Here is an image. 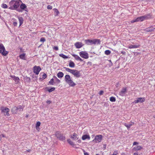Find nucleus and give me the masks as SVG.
<instances>
[{
    "label": "nucleus",
    "mask_w": 155,
    "mask_h": 155,
    "mask_svg": "<svg viewBox=\"0 0 155 155\" xmlns=\"http://www.w3.org/2000/svg\"><path fill=\"white\" fill-rule=\"evenodd\" d=\"M19 1L18 0H12L9 2V9L11 10H16L19 7Z\"/></svg>",
    "instance_id": "nucleus-1"
},
{
    "label": "nucleus",
    "mask_w": 155,
    "mask_h": 155,
    "mask_svg": "<svg viewBox=\"0 0 155 155\" xmlns=\"http://www.w3.org/2000/svg\"><path fill=\"white\" fill-rule=\"evenodd\" d=\"M151 17V16L149 14L146 15L144 16H140L134 19V20H132L131 21H130V22L131 23H133L138 21H143L145 20H146L150 18Z\"/></svg>",
    "instance_id": "nucleus-2"
},
{
    "label": "nucleus",
    "mask_w": 155,
    "mask_h": 155,
    "mask_svg": "<svg viewBox=\"0 0 155 155\" xmlns=\"http://www.w3.org/2000/svg\"><path fill=\"white\" fill-rule=\"evenodd\" d=\"M64 68L65 69L67 72H69L72 74L76 78H78L81 77L80 71L77 70L71 69L67 67H64Z\"/></svg>",
    "instance_id": "nucleus-3"
},
{
    "label": "nucleus",
    "mask_w": 155,
    "mask_h": 155,
    "mask_svg": "<svg viewBox=\"0 0 155 155\" xmlns=\"http://www.w3.org/2000/svg\"><path fill=\"white\" fill-rule=\"evenodd\" d=\"M65 81L70 86L73 87L76 85V84L72 80L70 75L67 74L65 76Z\"/></svg>",
    "instance_id": "nucleus-4"
},
{
    "label": "nucleus",
    "mask_w": 155,
    "mask_h": 155,
    "mask_svg": "<svg viewBox=\"0 0 155 155\" xmlns=\"http://www.w3.org/2000/svg\"><path fill=\"white\" fill-rule=\"evenodd\" d=\"M84 41L87 45L99 44L100 43V41L99 39H86Z\"/></svg>",
    "instance_id": "nucleus-5"
},
{
    "label": "nucleus",
    "mask_w": 155,
    "mask_h": 155,
    "mask_svg": "<svg viewBox=\"0 0 155 155\" xmlns=\"http://www.w3.org/2000/svg\"><path fill=\"white\" fill-rule=\"evenodd\" d=\"M54 135L56 137H57L58 140H61L64 141L65 140V138L64 136L61 134V132L59 131H57L55 132Z\"/></svg>",
    "instance_id": "nucleus-6"
},
{
    "label": "nucleus",
    "mask_w": 155,
    "mask_h": 155,
    "mask_svg": "<svg viewBox=\"0 0 155 155\" xmlns=\"http://www.w3.org/2000/svg\"><path fill=\"white\" fill-rule=\"evenodd\" d=\"M0 53L3 56H6L8 54V52L5 51L3 44L0 43Z\"/></svg>",
    "instance_id": "nucleus-7"
},
{
    "label": "nucleus",
    "mask_w": 155,
    "mask_h": 155,
    "mask_svg": "<svg viewBox=\"0 0 155 155\" xmlns=\"http://www.w3.org/2000/svg\"><path fill=\"white\" fill-rule=\"evenodd\" d=\"M24 107V106H21V105H19L17 107L14 106L13 107V108L11 110L13 113H16V111H13L15 110L17 111H22L23 110Z\"/></svg>",
    "instance_id": "nucleus-8"
},
{
    "label": "nucleus",
    "mask_w": 155,
    "mask_h": 155,
    "mask_svg": "<svg viewBox=\"0 0 155 155\" xmlns=\"http://www.w3.org/2000/svg\"><path fill=\"white\" fill-rule=\"evenodd\" d=\"M103 139V136L101 135H98L96 136L95 137L94 139L92 141L94 143H100Z\"/></svg>",
    "instance_id": "nucleus-9"
},
{
    "label": "nucleus",
    "mask_w": 155,
    "mask_h": 155,
    "mask_svg": "<svg viewBox=\"0 0 155 155\" xmlns=\"http://www.w3.org/2000/svg\"><path fill=\"white\" fill-rule=\"evenodd\" d=\"M20 8L21 9H17L16 10L19 12H22L23 10L25 11H27V6L24 3H22L20 5Z\"/></svg>",
    "instance_id": "nucleus-10"
},
{
    "label": "nucleus",
    "mask_w": 155,
    "mask_h": 155,
    "mask_svg": "<svg viewBox=\"0 0 155 155\" xmlns=\"http://www.w3.org/2000/svg\"><path fill=\"white\" fill-rule=\"evenodd\" d=\"M79 54L81 57L85 59L89 58V54L86 51H82L79 52Z\"/></svg>",
    "instance_id": "nucleus-11"
},
{
    "label": "nucleus",
    "mask_w": 155,
    "mask_h": 155,
    "mask_svg": "<svg viewBox=\"0 0 155 155\" xmlns=\"http://www.w3.org/2000/svg\"><path fill=\"white\" fill-rule=\"evenodd\" d=\"M1 110L2 112L6 113V114H5V116H9V114L8 113L10 110L9 108L4 107H1Z\"/></svg>",
    "instance_id": "nucleus-12"
},
{
    "label": "nucleus",
    "mask_w": 155,
    "mask_h": 155,
    "mask_svg": "<svg viewBox=\"0 0 155 155\" xmlns=\"http://www.w3.org/2000/svg\"><path fill=\"white\" fill-rule=\"evenodd\" d=\"M33 70L34 73L38 75L40 71L41 70V68L39 66H35L33 67Z\"/></svg>",
    "instance_id": "nucleus-13"
},
{
    "label": "nucleus",
    "mask_w": 155,
    "mask_h": 155,
    "mask_svg": "<svg viewBox=\"0 0 155 155\" xmlns=\"http://www.w3.org/2000/svg\"><path fill=\"white\" fill-rule=\"evenodd\" d=\"M127 93V88L125 87H124L122 90L120 92H119V94L120 95V96L123 97L124 96H125L126 94Z\"/></svg>",
    "instance_id": "nucleus-14"
},
{
    "label": "nucleus",
    "mask_w": 155,
    "mask_h": 155,
    "mask_svg": "<svg viewBox=\"0 0 155 155\" xmlns=\"http://www.w3.org/2000/svg\"><path fill=\"white\" fill-rule=\"evenodd\" d=\"M145 101V98L144 97H139L137 98L136 100L134 101L133 103L136 104L139 102L142 103Z\"/></svg>",
    "instance_id": "nucleus-15"
},
{
    "label": "nucleus",
    "mask_w": 155,
    "mask_h": 155,
    "mask_svg": "<svg viewBox=\"0 0 155 155\" xmlns=\"http://www.w3.org/2000/svg\"><path fill=\"white\" fill-rule=\"evenodd\" d=\"M155 29V25H153L149 27V28L145 29V30L147 32H152L154 31Z\"/></svg>",
    "instance_id": "nucleus-16"
},
{
    "label": "nucleus",
    "mask_w": 155,
    "mask_h": 155,
    "mask_svg": "<svg viewBox=\"0 0 155 155\" xmlns=\"http://www.w3.org/2000/svg\"><path fill=\"white\" fill-rule=\"evenodd\" d=\"M70 137V138L74 140H76L78 139V134L75 133H74L73 134V135H71Z\"/></svg>",
    "instance_id": "nucleus-17"
},
{
    "label": "nucleus",
    "mask_w": 155,
    "mask_h": 155,
    "mask_svg": "<svg viewBox=\"0 0 155 155\" xmlns=\"http://www.w3.org/2000/svg\"><path fill=\"white\" fill-rule=\"evenodd\" d=\"M10 77H11V78H12L13 80H14L16 84H18L19 83V79L18 77H16L14 75H11Z\"/></svg>",
    "instance_id": "nucleus-18"
},
{
    "label": "nucleus",
    "mask_w": 155,
    "mask_h": 155,
    "mask_svg": "<svg viewBox=\"0 0 155 155\" xmlns=\"http://www.w3.org/2000/svg\"><path fill=\"white\" fill-rule=\"evenodd\" d=\"M74 45L77 48H81L83 46L82 43L80 42H78L75 43Z\"/></svg>",
    "instance_id": "nucleus-19"
},
{
    "label": "nucleus",
    "mask_w": 155,
    "mask_h": 155,
    "mask_svg": "<svg viewBox=\"0 0 155 155\" xmlns=\"http://www.w3.org/2000/svg\"><path fill=\"white\" fill-rule=\"evenodd\" d=\"M72 55L74 57V59L77 61H83V60L77 55L74 54H72Z\"/></svg>",
    "instance_id": "nucleus-20"
},
{
    "label": "nucleus",
    "mask_w": 155,
    "mask_h": 155,
    "mask_svg": "<svg viewBox=\"0 0 155 155\" xmlns=\"http://www.w3.org/2000/svg\"><path fill=\"white\" fill-rule=\"evenodd\" d=\"M143 147L141 146H138L134 147L133 148V150L134 151H137L140 150H141Z\"/></svg>",
    "instance_id": "nucleus-21"
},
{
    "label": "nucleus",
    "mask_w": 155,
    "mask_h": 155,
    "mask_svg": "<svg viewBox=\"0 0 155 155\" xmlns=\"http://www.w3.org/2000/svg\"><path fill=\"white\" fill-rule=\"evenodd\" d=\"M19 58L21 59L24 60H26V56L25 53H23L22 54H20L19 55Z\"/></svg>",
    "instance_id": "nucleus-22"
},
{
    "label": "nucleus",
    "mask_w": 155,
    "mask_h": 155,
    "mask_svg": "<svg viewBox=\"0 0 155 155\" xmlns=\"http://www.w3.org/2000/svg\"><path fill=\"white\" fill-rule=\"evenodd\" d=\"M140 45H130L128 46V48L130 49L137 48L139 47Z\"/></svg>",
    "instance_id": "nucleus-23"
},
{
    "label": "nucleus",
    "mask_w": 155,
    "mask_h": 155,
    "mask_svg": "<svg viewBox=\"0 0 155 155\" xmlns=\"http://www.w3.org/2000/svg\"><path fill=\"white\" fill-rule=\"evenodd\" d=\"M82 139L83 140H84L86 139L90 140V137L89 135L85 134L82 136Z\"/></svg>",
    "instance_id": "nucleus-24"
},
{
    "label": "nucleus",
    "mask_w": 155,
    "mask_h": 155,
    "mask_svg": "<svg viewBox=\"0 0 155 155\" xmlns=\"http://www.w3.org/2000/svg\"><path fill=\"white\" fill-rule=\"evenodd\" d=\"M134 124V122H131L130 124H127L126 123H125L124 124V125L125 126V127H127V129H130V127L131 126H132Z\"/></svg>",
    "instance_id": "nucleus-25"
},
{
    "label": "nucleus",
    "mask_w": 155,
    "mask_h": 155,
    "mask_svg": "<svg viewBox=\"0 0 155 155\" xmlns=\"http://www.w3.org/2000/svg\"><path fill=\"white\" fill-rule=\"evenodd\" d=\"M18 20L19 22V26H20L23 23V19L22 17H18Z\"/></svg>",
    "instance_id": "nucleus-26"
},
{
    "label": "nucleus",
    "mask_w": 155,
    "mask_h": 155,
    "mask_svg": "<svg viewBox=\"0 0 155 155\" xmlns=\"http://www.w3.org/2000/svg\"><path fill=\"white\" fill-rule=\"evenodd\" d=\"M57 77H58L59 78H61L63 77L64 74L61 72H59L58 73Z\"/></svg>",
    "instance_id": "nucleus-27"
},
{
    "label": "nucleus",
    "mask_w": 155,
    "mask_h": 155,
    "mask_svg": "<svg viewBox=\"0 0 155 155\" xmlns=\"http://www.w3.org/2000/svg\"><path fill=\"white\" fill-rule=\"evenodd\" d=\"M75 64L73 61H70L69 62V66L70 68H74L75 67Z\"/></svg>",
    "instance_id": "nucleus-28"
},
{
    "label": "nucleus",
    "mask_w": 155,
    "mask_h": 155,
    "mask_svg": "<svg viewBox=\"0 0 155 155\" xmlns=\"http://www.w3.org/2000/svg\"><path fill=\"white\" fill-rule=\"evenodd\" d=\"M67 141H68V143H69L70 145L73 147L74 146V143L73 142L71 141L70 139L67 140Z\"/></svg>",
    "instance_id": "nucleus-29"
},
{
    "label": "nucleus",
    "mask_w": 155,
    "mask_h": 155,
    "mask_svg": "<svg viewBox=\"0 0 155 155\" xmlns=\"http://www.w3.org/2000/svg\"><path fill=\"white\" fill-rule=\"evenodd\" d=\"M59 56H61L62 58H64V59H67L68 58V57H67V56L64 55L63 54H59Z\"/></svg>",
    "instance_id": "nucleus-30"
},
{
    "label": "nucleus",
    "mask_w": 155,
    "mask_h": 155,
    "mask_svg": "<svg viewBox=\"0 0 155 155\" xmlns=\"http://www.w3.org/2000/svg\"><path fill=\"white\" fill-rule=\"evenodd\" d=\"M110 101L111 102H114L116 101V99L114 97H110Z\"/></svg>",
    "instance_id": "nucleus-31"
},
{
    "label": "nucleus",
    "mask_w": 155,
    "mask_h": 155,
    "mask_svg": "<svg viewBox=\"0 0 155 155\" xmlns=\"http://www.w3.org/2000/svg\"><path fill=\"white\" fill-rule=\"evenodd\" d=\"M13 24L14 26H16L17 25V22L15 19H13Z\"/></svg>",
    "instance_id": "nucleus-32"
},
{
    "label": "nucleus",
    "mask_w": 155,
    "mask_h": 155,
    "mask_svg": "<svg viewBox=\"0 0 155 155\" xmlns=\"http://www.w3.org/2000/svg\"><path fill=\"white\" fill-rule=\"evenodd\" d=\"M54 83V80L53 78L51 79L49 82V84L51 85H53Z\"/></svg>",
    "instance_id": "nucleus-33"
},
{
    "label": "nucleus",
    "mask_w": 155,
    "mask_h": 155,
    "mask_svg": "<svg viewBox=\"0 0 155 155\" xmlns=\"http://www.w3.org/2000/svg\"><path fill=\"white\" fill-rule=\"evenodd\" d=\"M41 124V123L40 122V121H38L37 122L36 126V129L38 130V127L40 126Z\"/></svg>",
    "instance_id": "nucleus-34"
},
{
    "label": "nucleus",
    "mask_w": 155,
    "mask_h": 155,
    "mask_svg": "<svg viewBox=\"0 0 155 155\" xmlns=\"http://www.w3.org/2000/svg\"><path fill=\"white\" fill-rule=\"evenodd\" d=\"M104 53L105 54L108 55L110 54L111 53V51L109 50H106L105 51Z\"/></svg>",
    "instance_id": "nucleus-35"
},
{
    "label": "nucleus",
    "mask_w": 155,
    "mask_h": 155,
    "mask_svg": "<svg viewBox=\"0 0 155 155\" xmlns=\"http://www.w3.org/2000/svg\"><path fill=\"white\" fill-rule=\"evenodd\" d=\"M53 77L54 79H55L57 83H60V81L59 80V79H58L56 77L54 76H53Z\"/></svg>",
    "instance_id": "nucleus-36"
},
{
    "label": "nucleus",
    "mask_w": 155,
    "mask_h": 155,
    "mask_svg": "<svg viewBox=\"0 0 155 155\" xmlns=\"http://www.w3.org/2000/svg\"><path fill=\"white\" fill-rule=\"evenodd\" d=\"M55 90L54 87H52L49 89H48V91L49 92H53Z\"/></svg>",
    "instance_id": "nucleus-37"
},
{
    "label": "nucleus",
    "mask_w": 155,
    "mask_h": 155,
    "mask_svg": "<svg viewBox=\"0 0 155 155\" xmlns=\"http://www.w3.org/2000/svg\"><path fill=\"white\" fill-rule=\"evenodd\" d=\"M2 7L3 8H7V6L6 4H3L2 5Z\"/></svg>",
    "instance_id": "nucleus-38"
},
{
    "label": "nucleus",
    "mask_w": 155,
    "mask_h": 155,
    "mask_svg": "<svg viewBox=\"0 0 155 155\" xmlns=\"http://www.w3.org/2000/svg\"><path fill=\"white\" fill-rule=\"evenodd\" d=\"M54 12L56 14V15H58L59 13V12L58 10L57 9L54 8Z\"/></svg>",
    "instance_id": "nucleus-39"
},
{
    "label": "nucleus",
    "mask_w": 155,
    "mask_h": 155,
    "mask_svg": "<svg viewBox=\"0 0 155 155\" xmlns=\"http://www.w3.org/2000/svg\"><path fill=\"white\" fill-rule=\"evenodd\" d=\"M118 154H119L118 151L117 150H116L114 151V153L111 155H117Z\"/></svg>",
    "instance_id": "nucleus-40"
},
{
    "label": "nucleus",
    "mask_w": 155,
    "mask_h": 155,
    "mask_svg": "<svg viewBox=\"0 0 155 155\" xmlns=\"http://www.w3.org/2000/svg\"><path fill=\"white\" fill-rule=\"evenodd\" d=\"M40 41L41 42H44L45 41H46V40L45 39V38H41V39H40Z\"/></svg>",
    "instance_id": "nucleus-41"
},
{
    "label": "nucleus",
    "mask_w": 155,
    "mask_h": 155,
    "mask_svg": "<svg viewBox=\"0 0 155 155\" xmlns=\"http://www.w3.org/2000/svg\"><path fill=\"white\" fill-rule=\"evenodd\" d=\"M46 77H47V75H46V74H45V73L43 74V75H42L43 79H45V78H46Z\"/></svg>",
    "instance_id": "nucleus-42"
},
{
    "label": "nucleus",
    "mask_w": 155,
    "mask_h": 155,
    "mask_svg": "<svg viewBox=\"0 0 155 155\" xmlns=\"http://www.w3.org/2000/svg\"><path fill=\"white\" fill-rule=\"evenodd\" d=\"M47 9H52V6L50 5H48L47 6Z\"/></svg>",
    "instance_id": "nucleus-43"
},
{
    "label": "nucleus",
    "mask_w": 155,
    "mask_h": 155,
    "mask_svg": "<svg viewBox=\"0 0 155 155\" xmlns=\"http://www.w3.org/2000/svg\"><path fill=\"white\" fill-rule=\"evenodd\" d=\"M83 152H84V155H89V153H88L87 152H85V151L84 150H83Z\"/></svg>",
    "instance_id": "nucleus-44"
},
{
    "label": "nucleus",
    "mask_w": 155,
    "mask_h": 155,
    "mask_svg": "<svg viewBox=\"0 0 155 155\" xmlns=\"http://www.w3.org/2000/svg\"><path fill=\"white\" fill-rule=\"evenodd\" d=\"M53 49L56 51H57L58 50V47L57 46H54L53 48Z\"/></svg>",
    "instance_id": "nucleus-45"
},
{
    "label": "nucleus",
    "mask_w": 155,
    "mask_h": 155,
    "mask_svg": "<svg viewBox=\"0 0 155 155\" xmlns=\"http://www.w3.org/2000/svg\"><path fill=\"white\" fill-rule=\"evenodd\" d=\"M103 93L104 92L103 91H100L99 93V95H103Z\"/></svg>",
    "instance_id": "nucleus-46"
},
{
    "label": "nucleus",
    "mask_w": 155,
    "mask_h": 155,
    "mask_svg": "<svg viewBox=\"0 0 155 155\" xmlns=\"http://www.w3.org/2000/svg\"><path fill=\"white\" fill-rule=\"evenodd\" d=\"M138 142H134L133 143V145L134 146L135 145H138Z\"/></svg>",
    "instance_id": "nucleus-47"
},
{
    "label": "nucleus",
    "mask_w": 155,
    "mask_h": 155,
    "mask_svg": "<svg viewBox=\"0 0 155 155\" xmlns=\"http://www.w3.org/2000/svg\"><path fill=\"white\" fill-rule=\"evenodd\" d=\"M46 103H47V104H50L51 103V101H50L49 100H48L46 101Z\"/></svg>",
    "instance_id": "nucleus-48"
},
{
    "label": "nucleus",
    "mask_w": 155,
    "mask_h": 155,
    "mask_svg": "<svg viewBox=\"0 0 155 155\" xmlns=\"http://www.w3.org/2000/svg\"><path fill=\"white\" fill-rule=\"evenodd\" d=\"M106 144H103V147H104V148L105 149L106 148Z\"/></svg>",
    "instance_id": "nucleus-49"
},
{
    "label": "nucleus",
    "mask_w": 155,
    "mask_h": 155,
    "mask_svg": "<svg viewBox=\"0 0 155 155\" xmlns=\"http://www.w3.org/2000/svg\"><path fill=\"white\" fill-rule=\"evenodd\" d=\"M133 155H138V152L134 153Z\"/></svg>",
    "instance_id": "nucleus-50"
},
{
    "label": "nucleus",
    "mask_w": 155,
    "mask_h": 155,
    "mask_svg": "<svg viewBox=\"0 0 155 155\" xmlns=\"http://www.w3.org/2000/svg\"><path fill=\"white\" fill-rule=\"evenodd\" d=\"M78 143H81V140H78Z\"/></svg>",
    "instance_id": "nucleus-51"
},
{
    "label": "nucleus",
    "mask_w": 155,
    "mask_h": 155,
    "mask_svg": "<svg viewBox=\"0 0 155 155\" xmlns=\"http://www.w3.org/2000/svg\"><path fill=\"white\" fill-rule=\"evenodd\" d=\"M27 152H30V150H27Z\"/></svg>",
    "instance_id": "nucleus-52"
},
{
    "label": "nucleus",
    "mask_w": 155,
    "mask_h": 155,
    "mask_svg": "<svg viewBox=\"0 0 155 155\" xmlns=\"http://www.w3.org/2000/svg\"><path fill=\"white\" fill-rule=\"evenodd\" d=\"M1 136L3 137H5V136H4L3 134H2Z\"/></svg>",
    "instance_id": "nucleus-53"
},
{
    "label": "nucleus",
    "mask_w": 155,
    "mask_h": 155,
    "mask_svg": "<svg viewBox=\"0 0 155 155\" xmlns=\"http://www.w3.org/2000/svg\"><path fill=\"white\" fill-rule=\"evenodd\" d=\"M27 78V79H28V81H30V79L29 78Z\"/></svg>",
    "instance_id": "nucleus-54"
},
{
    "label": "nucleus",
    "mask_w": 155,
    "mask_h": 155,
    "mask_svg": "<svg viewBox=\"0 0 155 155\" xmlns=\"http://www.w3.org/2000/svg\"><path fill=\"white\" fill-rule=\"evenodd\" d=\"M28 115H26L25 117H26L27 118V117H28Z\"/></svg>",
    "instance_id": "nucleus-55"
},
{
    "label": "nucleus",
    "mask_w": 155,
    "mask_h": 155,
    "mask_svg": "<svg viewBox=\"0 0 155 155\" xmlns=\"http://www.w3.org/2000/svg\"><path fill=\"white\" fill-rule=\"evenodd\" d=\"M94 135H92V137H94Z\"/></svg>",
    "instance_id": "nucleus-56"
},
{
    "label": "nucleus",
    "mask_w": 155,
    "mask_h": 155,
    "mask_svg": "<svg viewBox=\"0 0 155 155\" xmlns=\"http://www.w3.org/2000/svg\"><path fill=\"white\" fill-rule=\"evenodd\" d=\"M96 155H99L98 154H96Z\"/></svg>",
    "instance_id": "nucleus-57"
},
{
    "label": "nucleus",
    "mask_w": 155,
    "mask_h": 155,
    "mask_svg": "<svg viewBox=\"0 0 155 155\" xmlns=\"http://www.w3.org/2000/svg\"><path fill=\"white\" fill-rule=\"evenodd\" d=\"M154 118L155 119V115L154 116Z\"/></svg>",
    "instance_id": "nucleus-58"
},
{
    "label": "nucleus",
    "mask_w": 155,
    "mask_h": 155,
    "mask_svg": "<svg viewBox=\"0 0 155 155\" xmlns=\"http://www.w3.org/2000/svg\"><path fill=\"white\" fill-rule=\"evenodd\" d=\"M109 61H110V62H111V60H109Z\"/></svg>",
    "instance_id": "nucleus-59"
}]
</instances>
